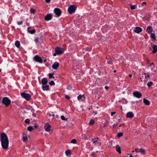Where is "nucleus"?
<instances>
[{"label": "nucleus", "instance_id": "obj_1", "mask_svg": "<svg viewBox=\"0 0 157 157\" xmlns=\"http://www.w3.org/2000/svg\"><path fill=\"white\" fill-rule=\"evenodd\" d=\"M0 140L2 148L5 149H7L9 147V140L6 135L2 133L0 135Z\"/></svg>", "mask_w": 157, "mask_h": 157}, {"label": "nucleus", "instance_id": "obj_2", "mask_svg": "<svg viewBox=\"0 0 157 157\" xmlns=\"http://www.w3.org/2000/svg\"><path fill=\"white\" fill-rule=\"evenodd\" d=\"M55 52L53 54L54 56L56 55H60L62 54L63 52V49L61 47H56L55 49Z\"/></svg>", "mask_w": 157, "mask_h": 157}, {"label": "nucleus", "instance_id": "obj_3", "mask_svg": "<svg viewBox=\"0 0 157 157\" xmlns=\"http://www.w3.org/2000/svg\"><path fill=\"white\" fill-rule=\"evenodd\" d=\"M2 102L6 107H7L10 104L11 101L7 97H4L2 99Z\"/></svg>", "mask_w": 157, "mask_h": 157}, {"label": "nucleus", "instance_id": "obj_4", "mask_svg": "<svg viewBox=\"0 0 157 157\" xmlns=\"http://www.w3.org/2000/svg\"><path fill=\"white\" fill-rule=\"evenodd\" d=\"M76 8L75 5H71L68 8V11L70 14H71L75 12Z\"/></svg>", "mask_w": 157, "mask_h": 157}, {"label": "nucleus", "instance_id": "obj_5", "mask_svg": "<svg viewBox=\"0 0 157 157\" xmlns=\"http://www.w3.org/2000/svg\"><path fill=\"white\" fill-rule=\"evenodd\" d=\"M21 95L27 101H29L30 99L31 96L28 94L23 93L21 94Z\"/></svg>", "mask_w": 157, "mask_h": 157}, {"label": "nucleus", "instance_id": "obj_6", "mask_svg": "<svg viewBox=\"0 0 157 157\" xmlns=\"http://www.w3.org/2000/svg\"><path fill=\"white\" fill-rule=\"evenodd\" d=\"M54 12L57 17H59L61 14V10L59 8H55L54 9Z\"/></svg>", "mask_w": 157, "mask_h": 157}, {"label": "nucleus", "instance_id": "obj_7", "mask_svg": "<svg viewBox=\"0 0 157 157\" xmlns=\"http://www.w3.org/2000/svg\"><path fill=\"white\" fill-rule=\"evenodd\" d=\"M34 59L36 62L40 63H42L43 62V60L38 55H36L34 57Z\"/></svg>", "mask_w": 157, "mask_h": 157}, {"label": "nucleus", "instance_id": "obj_8", "mask_svg": "<svg viewBox=\"0 0 157 157\" xmlns=\"http://www.w3.org/2000/svg\"><path fill=\"white\" fill-rule=\"evenodd\" d=\"M53 17V15L51 13L47 14L44 18V20L45 21H48L51 20Z\"/></svg>", "mask_w": 157, "mask_h": 157}, {"label": "nucleus", "instance_id": "obj_9", "mask_svg": "<svg viewBox=\"0 0 157 157\" xmlns=\"http://www.w3.org/2000/svg\"><path fill=\"white\" fill-rule=\"evenodd\" d=\"M133 94L135 97L138 98H140L142 96L141 94L139 91H136L133 92Z\"/></svg>", "mask_w": 157, "mask_h": 157}, {"label": "nucleus", "instance_id": "obj_10", "mask_svg": "<svg viewBox=\"0 0 157 157\" xmlns=\"http://www.w3.org/2000/svg\"><path fill=\"white\" fill-rule=\"evenodd\" d=\"M59 63L57 62H55L52 66V68L55 70H57L59 67Z\"/></svg>", "mask_w": 157, "mask_h": 157}, {"label": "nucleus", "instance_id": "obj_11", "mask_svg": "<svg viewBox=\"0 0 157 157\" xmlns=\"http://www.w3.org/2000/svg\"><path fill=\"white\" fill-rule=\"evenodd\" d=\"M44 128L45 131L49 132L51 130V126L49 124H46L44 127Z\"/></svg>", "mask_w": 157, "mask_h": 157}, {"label": "nucleus", "instance_id": "obj_12", "mask_svg": "<svg viewBox=\"0 0 157 157\" xmlns=\"http://www.w3.org/2000/svg\"><path fill=\"white\" fill-rule=\"evenodd\" d=\"M142 30V29L140 27H136L134 29L135 32L137 33H139L141 32Z\"/></svg>", "mask_w": 157, "mask_h": 157}, {"label": "nucleus", "instance_id": "obj_13", "mask_svg": "<svg viewBox=\"0 0 157 157\" xmlns=\"http://www.w3.org/2000/svg\"><path fill=\"white\" fill-rule=\"evenodd\" d=\"M134 115L132 112H130L127 113L126 116L127 118H132L134 117Z\"/></svg>", "mask_w": 157, "mask_h": 157}, {"label": "nucleus", "instance_id": "obj_14", "mask_svg": "<svg viewBox=\"0 0 157 157\" xmlns=\"http://www.w3.org/2000/svg\"><path fill=\"white\" fill-rule=\"evenodd\" d=\"M153 31L152 27L151 26H148L147 28L146 31L148 32V33H151Z\"/></svg>", "mask_w": 157, "mask_h": 157}, {"label": "nucleus", "instance_id": "obj_15", "mask_svg": "<svg viewBox=\"0 0 157 157\" xmlns=\"http://www.w3.org/2000/svg\"><path fill=\"white\" fill-rule=\"evenodd\" d=\"M48 82V80L46 78H43L41 80V82L42 83V85L43 86L46 84Z\"/></svg>", "mask_w": 157, "mask_h": 157}, {"label": "nucleus", "instance_id": "obj_16", "mask_svg": "<svg viewBox=\"0 0 157 157\" xmlns=\"http://www.w3.org/2000/svg\"><path fill=\"white\" fill-rule=\"evenodd\" d=\"M143 102L144 104L147 105H149L150 104V102L149 100L144 98L143 99Z\"/></svg>", "mask_w": 157, "mask_h": 157}, {"label": "nucleus", "instance_id": "obj_17", "mask_svg": "<svg viewBox=\"0 0 157 157\" xmlns=\"http://www.w3.org/2000/svg\"><path fill=\"white\" fill-rule=\"evenodd\" d=\"M22 139L23 141L24 142H26L28 139L27 136L26 134L24 133L23 134Z\"/></svg>", "mask_w": 157, "mask_h": 157}, {"label": "nucleus", "instance_id": "obj_18", "mask_svg": "<svg viewBox=\"0 0 157 157\" xmlns=\"http://www.w3.org/2000/svg\"><path fill=\"white\" fill-rule=\"evenodd\" d=\"M153 48V51L152 52L154 54L156 53L157 51V46L155 45H154L152 46Z\"/></svg>", "mask_w": 157, "mask_h": 157}, {"label": "nucleus", "instance_id": "obj_19", "mask_svg": "<svg viewBox=\"0 0 157 157\" xmlns=\"http://www.w3.org/2000/svg\"><path fill=\"white\" fill-rule=\"evenodd\" d=\"M82 100H84L85 99V95L84 94L82 96L80 95L78 97V99L79 100L80 99H82Z\"/></svg>", "mask_w": 157, "mask_h": 157}, {"label": "nucleus", "instance_id": "obj_20", "mask_svg": "<svg viewBox=\"0 0 157 157\" xmlns=\"http://www.w3.org/2000/svg\"><path fill=\"white\" fill-rule=\"evenodd\" d=\"M42 88L43 90H49V86L48 85L46 84L44 85H42Z\"/></svg>", "mask_w": 157, "mask_h": 157}, {"label": "nucleus", "instance_id": "obj_21", "mask_svg": "<svg viewBox=\"0 0 157 157\" xmlns=\"http://www.w3.org/2000/svg\"><path fill=\"white\" fill-rule=\"evenodd\" d=\"M116 151L119 154H121V148L120 146L117 145L116 147Z\"/></svg>", "mask_w": 157, "mask_h": 157}, {"label": "nucleus", "instance_id": "obj_22", "mask_svg": "<svg viewBox=\"0 0 157 157\" xmlns=\"http://www.w3.org/2000/svg\"><path fill=\"white\" fill-rule=\"evenodd\" d=\"M81 138L82 139L85 140H88V137L86 134H83L81 135Z\"/></svg>", "mask_w": 157, "mask_h": 157}, {"label": "nucleus", "instance_id": "obj_23", "mask_svg": "<svg viewBox=\"0 0 157 157\" xmlns=\"http://www.w3.org/2000/svg\"><path fill=\"white\" fill-rule=\"evenodd\" d=\"M15 45L17 48H19L20 46V42L18 40H17L15 41Z\"/></svg>", "mask_w": 157, "mask_h": 157}, {"label": "nucleus", "instance_id": "obj_24", "mask_svg": "<svg viewBox=\"0 0 157 157\" xmlns=\"http://www.w3.org/2000/svg\"><path fill=\"white\" fill-rule=\"evenodd\" d=\"M139 152L141 153L142 154H145V151L144 149L142 148H141L139 149Z\"/></svg>", "mask_w": 157, "mask_h": 157}, {"label": "nucleus", "instance_id": "obj_25", "mask_svg": "<svg viewBox=\"0 0 157 157\" xmlns=\"http://www.w3.org/2000/svg\"><path fill=\"white\" fill-rule=\"evenodd\" d=\"M65 154L67 155H68L71 154V151L70 150H67L65 151Z\"/></svg>", "mask_w": 157, "mask_h": 157}, {"label": "nucleus", "instance_id": "obj_26", "mask_svg": "<svg viewBox=\"0 0 157 157\" xmlns=\"http://www.w3.org/2000/svg\"><path fill=\"white\" fill-rule=\"evenodd\" d=\"M130 6V9L132 10H134L137 8V6L136 5H132L131 4Z\"/></svg>", "mask_w": 157, "mask_h": 157}, {"label": "nucleus", "instance_id": "obj_27", "mask_svg": "<svg viewBox=\"0 0 157 157\" xmlns=\"http://www.w3.org/2000/svg\"><path fill=\"white\" fill-rule=\"evenodd\" d=\"M153 84V82H148L147 83V86L149 88H150L151 85Z\"/></svg>", "mask_w": 157, "mask_h": 157}, {"label": "nucleus", "instance_id": "obj_28", "mask_svg": "<svg viewBox=\"0 0 157 157\" xmlns=\"http://www.w3.org/2000/svg\"><path fill=\"white\" fill-rule=\"evenodd\" d=\"M150 34H151V37L154 40H155V34L154 33H152V32L151 33H150Z\"/></svg>", "mask_w": 157, "mask_h": 157}, {"label": "nucleus", "instance_id": "obj_29", "mask_svg": "<svg viewBox=\"0 0 157 157\" xmlns=\"http://www.w3.org/2000/svg\"><path fill=\"white\" fill-rule=\"evenodd\" d=\"M99 138L98 137L97 138H95L94 139H92V141L93 142L94 144H96V143L98 141V139Z\"/></svg>", "mask_w": 157, "mask_h": 157}, {"label": "nucleus", "instance_id": "obj_30", "mask_svg": "<svg viewBox=\"0 0 157 157\" xmlns=\"http://www.w3.org/2000/svg\"><path fill=\"white\" fill-rule=\"evenodd\" d=\"M54 75V74H52L51 73H50L49 74H48V76L49 78H55V77L54 76H53V75Z\"/></svg>", "mask_w": 157, "mask_h": 157}, {"label": "nucleus", "instance_id": "obj_31", "mask_svg": "<svg viewBox=\"0 0 157 157\" xmlns=\"http://www.w3.org/2000/svg\"><path fill=\"white\" fill-rule=\"evenodd\" d=\"M30 11L31 13L35 14L36 13V10L34 9L31 8L30 10Z\"/></svg>", "mask_w": 157, "mask_h": 157}, {"label": "nucleus", "instance_id": "obj_32", "mask_svg": "<svg viewBox=\"0 0 157 157\" xmlns=\"http://www.w3.org/2000/svg\"><path fill=\"white\" fill-rule=\"evenodd\" d=\"M27 129L29 131L31 132L33 130V128L32 126H29L28 127Z\"/></svg>", "mask_w": 157, "mask_h": 157}, {"label": "nucleus", "instance_id": "obj_33", "mask_svg": "<svg viewBox=\"0 0 157 157\" xmlns=\"http://www.w3.org/2000/svg\"><path fill=\"white\" fill-rule=\"evenodd\" d=\"M94 123V121L93 119H91L90 120L89 123V124L90 125H91L93 124Z\"/></svg>", "mask_w": 157, "mask_h": 157}, {"label": "nucleus", "instance_id": "obj_34", "mask_svg": "<svg viewBox=\"0 0 157 157\" xmlns=\"http://www.w3.org/2000/svg\"><path fill=\"white\" fill-rule=\"evenodd\" d=\"M123 134L122 133H118L117 134V137H118V138H119L123 136Z\"/></svg>", "mask_w": 157, "mask_h": 157}, {"label": "nucleus", "instance_id": "obj_35", "mask_svg": "<svg viewBox=\"0 0 157 157\" xmlns=\"http://www.w3.org/2000/svg\"><path fill=\"white\" fill-rule=\"evenodd\" d=\"M36 32L35 30V29H33L32 30H30V31H29V33H30L33 34L35 33Z\"/></svg>", "mask_w": 157, "mask_h": 157}, {"label": "nucleus", "instance_id": "obj_36", "mask_svg": "<svg viewBox=\"0 0 157 157\" xmlns=\"http://www.w3.org/2000/svg\"><path fill=\"white\" fill-rule=\"evenodd\" d=\"M76 142L77 141L75 139H73L72 140H71V143H73L74 144H75L76 143Z\"/></svg>", "mask_w": 157, "mask_h": 157}, {"label": "nucleus", "instance_id": "obj_37", "mask_svg": "<svg viewBox=\"0 0 157 157\" xmlns=\"http://www.w3.org/2000/svg\"><path fill=\"white\" fill-rule=\"evenodd\" d=\"M107 63L110 65L113 64V61L112 60H109L107 61Z\"/></svg>", "mask_w": 157, "mask_h": 157}, {"label": "nucleus", "instance_id": "obj_38", "mask_svg": "<svg viewBox=\"0 0 157 157\" xmlns=\"http://www.w3.org/2000/svg\"><path fill=\"white\" fill-rule=\"evenodd\" d=\"M49 84L50 86H52L55 84V82L53 81H51V82H49Z\"/></svg>", "mask_w": 157, "mask_h": 157}, {"label": "nucleus", "instance_id": "obj_39", "mask_svg": "<svg viewBox=\"0 0 157 157\" xmlns=\"http://www.w3.org/2000/svg\"><path fill=\"white\" fill-rule=\"evenodd\" d=\"M61 119L63 120H67V119H66L65 118L64 116L63 115H62L61 117Z\"/></svg>", "mask_w": 157, "mask_h": 157}, {"label": "nucleus", "instance_id": "obj_40", "mask_svg": "<svg viewBox=\"0 0 157 157\" xmlns=\"http://www.w3.org/2000/svg\"><path fill=\"white\" fill-rule=\"evenodd\" d=\"M25 121L26 123L29 124L30 122V119H27L25 120Z\"/></svg>", "mask_w": 157, "mask_h": 157}, {"label": "nucleus", "instance_id": "obj_41", "mask_svg": "<svg viewBox=\"0 0 157 157\" xmlns=\"http://www.w3.org/2000/svg\"><path fill=\"white\" fill-rule=\"evenodd\" d=\"M144 75H145V77L146 78H147V77H150V75H149L148 73H147V74L145 73L144 74Z\"/></svg>", "mask_w": 157, "mask_h": 157}, {"label": "nucleus", "instance_id": "obj_42", "mask_svg": "<svg viewBox=\"0 0 157 157\" xmlns=\"http://www.w3.org/2000/svg\"><path fill=\"white\" fill-rule=\"evenodd\" d=\"M119 124V123H116L114 124L113 125V128H115L117 127V125Z\"/></svg>", "mask_w": 157, "mask_h": 157}, {"label": "nucleus", "instance_id": "obj_43", "mask_svg": "<svg viewBox=\"0 0 157 157\" xmlns=\"http://www.w3.org/2000/svg\"><path fill=\"white\" fill-rule=\"evenodd\" d=\"M39 38L37 37L35 39L34 41L36 43H37L39 42Z\"/></svg>", "mask_w": 157, "mask_h": 157}, {"label": "nucleus", "instance_id": "obj_44", "mask_svg": "<svg viewBox=\"0 0 157 157\" xmlns=\"http://www.w3.org/2000/svg\"><path fill=\"white\" fill-rule=\"evenodd\" d=\"M22 23H23V21H17V24L18 25H20Z\"/></svg>", "mask_w": 157, "mask_h": 157}, {"label": "nucleus", "instance_id": "obj_45", "mask_svg": "<svg viewBox=\"0 0 157 157\" xmlns=\"http://www.w3.org/2000/svg\"><path fill=\"white\" fill-rule=\"evenodd\" d=\"M65 98L69 100L70 99V97L69 96H68V95H66L65 96Z\"/></svg>", "mask_w": 157, "mask_h": 157}, {"label": "nucleus", "instance_id": "obj_46", "mask_svg": "<svg viewBox=\"0 0 157 157\" xmlns=\"http://www.w3.org/2000/svg\"><path fill=\"white\" fill-rule=\"evenodd\" d=\"M135 151L136 152H139V149L137 148H136L135 149Z\"/></svg>", "mask_w": 157, "mask_h": 157}, {"label": "nucleus", "instance_id": "obj_47", "mask_svg": "<svg viewBox=\"0 0 157 157\" xmlns=\"http://www.w3.org/2000/svg\"><path fill=\"white\" fill-rule=\"evenodd\" d=\"M146 3L145 2H144L142 3L141 6H145L146 5Z\"/></svg>", "mask_w": 157, "mask_h": 157}, {"label": "nucleus", "instance_id": "obj_48", "mask_svg": "<svg viewBox=\"0 0 157 157\" xmlns=\"http://www.w3.org/2000/svg\"><path fill=\"white\" fill-rule=\"evenodd\" d=\"M116 113V112H111V115L112 116H113V115L115 114Z\"/></svg>", "mask_w": 157, "mask_h": 157}, {"label": "nucleus", "instance_id": "obj_49", "mask_svg": "<svg viewBox=\"0 0 157 157\" xmlns=\"http://www.w3.org/2000/svg\"><path fill=\"white\" fill-rule=\"evenodd\" d=\"M127 157H132V155L131 154H128Z\"/></svg>", "mask_w": 157, "mask_h": 157}, {"label": "nucleus", "instance_id": "obj_50", "mask_svg": "<svg viewBox=\"0 0 157 157\" xmlns=\"http://www.w3.org/2000/svg\"><path fill=\"white\" fill-rule=\"evenodd\" d=\"M49 115L50 116H53L54 117L55 116V114L53 113L49 114Z\"/></svg>", "mask_w": 157, "mask_h": 157}, {"label": "nucleus", "instance_id": "obj_51", "mask_svg": "<svg viewBox=\"0 0 157 157\" xmlns=\"http://www.w3.org/2000/svg\"><path fill=\"white\" fill-rule=\"evenodd\" d=\"M51 0H45V2L47 3H49L50 2Z\"/></svg>", "mask_w": 157, "mask_h": 157}, {"label": "nucleus", "instance_id": "obj_52", "mask_svg": "<svg viewBox=\"0 0 157 157\" xmlns=\"http://www.w3.org/2000/svg\"><path fill=\"white\" fill-rule=\"evenodd\" d=\"M105 88L106 90H107L109 89V87H108L107 86H105Z\"/></svg>", "mask_w": 157, "mask_h": 157}, {"label": "nucleus", "instance_id": "obj_53", "mask_svg": "<svg viewBox=\"0 0 157 157\" xmlns=\"http://www.w3.org/2000/svg\"><path fill=\"white\" fill-rule=\"evenodd\" d=\"M91 155L92 156H93V157H94L95 156V154L94 153H91Z\"/></svg>", "mask_w": 157, "mask_h": 157}, {"label": "nucleus", "instance_id": "obj_54", "mask_svg": "<svg viewBox=\"0 0 157 157\" xmlns=\"http://www.w3.org/2000/svg\"><path fill=\"white\" fill-rule=\"evenodd\" d=\"M93 112L94 113L95 115L97 113V111H94Z\"/></svg>", "mask_w": 157, "mask_h": 157}, {"label": "nucleus", "instance_id": "obj_55", "mask_svg": "<svg viewBox=\"0 0 157 157\" xmlns=\"http://www.w3.org/2000/svg\"><path fill=\"white\" fill-rule=\"evenodd\" d=\"M30 27H29L27 29H28V32H29V31H30L29 30V29H30Z\"/></svg>", "mask_w": 157, "mask_h": 157}, {"label": "nucleus", "instance_id": "obj_56", "mask_svg": "<svg viewBox=\"0 0 157 157\" xmlns=\"http://www.w3.org/2000/svg\"><path fill=\"white\" fill-rule=\"evenodd\" d=\"M128 76H129V77H132V75H131V74H129V75Z\"/></svg>", "mask_w": 157, "mask_h": 157}, {"label": "nucleus", "instance_id": "obj_57", "mask_svg": "<svg viewBox=\"0 0 157 157\" xmlns=\"http://www.w3.org/2000/svg\"><path fill=\"white\" fill-rule=\"evenodd\" d=\"M33 115L34 117H36V114H35V113H33Z\"/></svg>", "mask_w": 157, "mask_h": 157}, {"label": "nucleus", "instance_id": "obj_58", "mask_svg": "<svg viewBox=\"0 0 157 157\" xmlns=\"http://www.w3.org/2000/svg\"><path fill=\"white\" fill-rule=\"evenodd\" d=\"M140 81H142V78L141 77H140Z\"/></svg>", "mask_w": 157, "mask_h": 157}, {"label": "nucleus", "instance_id": "obj_59", "mask_svg": "<svg viewBox=\"0 0 157 157\" xmlns=\"http://www.w3.org/2000/svg\"><path fill=\"white\" fill-rule=\"evenodd\" d=\"M153 63H151L150 64V66H151V65H153Z\"/></svg>", "mask_w": 157, "mask_h": 157}, {"label": "nucleus", "instance_id": "obj_60", "mask_svg": "<svg viewBox=\"0 0 157 157\" xmlns=\"http://www.w3.org/2000/svg\"><path fill=\"white\" fill-rule=\"evenodd\" d=\"M34 127H35L36 128H37V126L36 125H35L34 126Z\"/></svg>", "mask_w": 157, "mask_h": 157}, {"label": "nucleus", "instance_id": "obj_61", "mask_svg": "<svg viewBox=\"0 0 157 157\" xmlns=\"http://www.w3.org/2000/svg\"><path fill=\"white\" fill-rule=\"evenodd\" d=\"M116 72V70H114L113 71V72L114 73H115Z\"/></svg>", "mask_w": 157, "mask_h": 157}, {"label": "nucleus", "instance_id": "obj_62", "mask_svg": "<svg viewBox=\"0 0 157 157\" xmlns=\"http://www.w3.org/2000/svg\"><path fill=\"white\" fill-rule=\"evenodd\" d=\"M1 70H2V69H0V72H1Z\"/></svg>", "mask_w": 157, "mask_h": 157}, {"label": "nucleus", "instance_id": "obj_63", "mask_svg": "<svg viewBox=\"0 0 157 157\" xmlns=\"http://www.w3.org/2000/svg\"><path fill=\"white\" fill-rule=\"evenodd\" d=\"M46 61V60H44V62H45V61Z\"/></svg>", "mask_w": 157, "mask_h": 157}, {"label": "nucleus", "instance_id": "obj_64", "mask_svg": "<svg viewBox=\"0 0 157 157\" xmlns=\"http://www.w3.org/2000/svg\"><path fill=\"white\" fill-rule=\"evenodd\" d=\"M134 151H132V152H134Z\"/></svg>", "mask_w": 157, "mask_h": 157}]
</instances>
